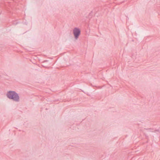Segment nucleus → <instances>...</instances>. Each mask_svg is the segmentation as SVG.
<instances>
[{
  "mask_svg": "<svg viewBox=\"0 0 160 160\" xmlns=\"http://www.w3.org/2000/svg\"><path fill=\"white\" fill-rule=\"evenodd\" d=\"M80 29L77 28H75L73 29V33L76 39H77L78 38L80 34Z\"/></svg>",
  "mask_w": 160,
  "mask_h": 160,
  "instance_id": "nucleus-2",
  "label": "nucleus"
},
{
  "mask_svg": "<svg viewBox=\"0 0 160 160\" xmlns=\"http://www.w3.org/2000/svg\"><path fill=\"white\" fill-rule=\"evenodd\" d=\"M154 132H158V134H159L160 133V132H159V131L158 130H156L154 131Z\"/></svg>",
  "mask_w": 160,
  "mask_h": 160,
  "instance_id": "nucleus-3",
  "label": "nucleus"
},
{
  "mask_svg": "<svg viewBox=\"0 0 160 160\" xmlns=\"http://www.w3.org/2000/svg\"><path fill=\"white\" fill-rule=\"evenodd\" d=\"M6 96L9 99L18 102L20 101V97L18 93L14 91H9L7 93Z\"/></svg>",
  "mask_w": 160,
  "mask_h": 160,
  "instance_id": "nucleus-1",
  "label": "nucleus"
}]
</instances>
